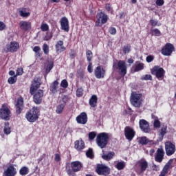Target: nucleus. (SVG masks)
Wrapping results in <instances>:
<instances>
[{
    "mask_svg": "<svg viewBox=\"0 0 176 176\" xmlns=\"http://www.w3.org/2000/svg\"><path fill=\"white\" fill-rule=\"evenodd\" d=\"M74 148L78 152H80L81 151H83V149H85V142L82 140H76L74 142Z\"/></svg>",
    "mask_w": 176,
    "mask_h": 176,
    "instance_id": "27",
    "label": "nucleus"
},
{
    "mask_svg": "<svg viewBox=\"0 0 176 176\" xmlns=\"http://www.w3.org/2000/svg\"><path fill=\"white\" fill-rule=\"evenodd\" d=\"M173 162H174L173 159H170L168 161V162L163 167L159 176H166L167 174H168V171L173 168Z\"/></svg>",
    "mask_w": 176,
    "mask_h": 176,
    "instance_id": "17",
    "label": "nucleus"
},
{
    "mask_svg": "<svg viewBox=\"0 0 176 176\" xmlns=\"http://www.w3.org/2000/svg\"><path fill=\"white\" fill-rule=\"evenodd\" d=\"M3 133L6 134V135H9L10 133H12V129L10 128V124L7 122L4 123V129Z\"/></svg>",
    "mask_w": 176,
    "mask_h": 176,
    "instance_id": "32",
    "label": "nucleus"
},
{
    "mask_svg": "<svg viewBox=\"0 0 176 176\" xmlns=\"http://www.w3.org/2000/svg\"><path fill=\"white\" fill-rule=\"evenodd\" d=\"M108 15L105 13L100 12L96 14V21H95V27H102L104 24L108 22Z\"/></svg>",
    "mask_w": 176,
    "mask_h": 176,
    "instance_id": "6",
    "label": "nucleus"
},
{
    "mask_svg": "<svg viewBox=\"0 0 176 176\" xmlns=\"http://www.w3.org/2000/svg\"><path fill=\"white\" fill-rule=\"evenodd\" d=\"M64 108H65V105L63 104H58L56 107V113H63V111H64Z\"/></svg>",
    "mask_w": 176,
    "mask_h": 176,
    "instance_id": "44",
    "label": "nucleus"
},
{
    "mask_svg": "<svg viewBox=\"0 0 176 176\" xmlns=\"http://www.w3.org/2000/svg\"><path fill=\"white\" fill-rule=\"evenodd\" d=\"M144 69V63H138L135 65L134 71L138 72V71H142Z\"/></svg>",
    "mask_w": 176,
    "mask_h": 176,
    "instance_id": "45",
    "label": "nucleus"
},
{
    "mask_svg": "<svg viewBox=\"0 0 176 176\" xmlns=\"http://www.w3.org/2000/svg\"><path fill=\"white\" fill-rule=\"evenodd\" d=\"M105 9L107 12H112V7H111V4L106 3Z\"/></svg>",
    "mask_w": 176,
    "mask_h": 176,
    "instance_id": "63",
    "label": "nucleus"
},
{
    "mask_svg": "<svg viewBox=\"0 0 176 176\" xmlns=\"http://www.w3.org/2000/svg\"><path fill=\"white\" fill-rule=\"evenodd\" d=\"M76 120L78 124H86L87 123V114L85 112L80 113L76 118Z\"/></svg>",
    "mask_w": 176,
    "mask_h": 176,
    "instance_id": "22",
    "label": "nucleus"
},
{
    "mask_svg": "<svg viewBox=\"0 0 176 176\" xmlns=\"http://www.w3.org/2000/svg\"><path fill=\"white\" fill-rule=\"evenodd\" d=\"M151 74L152 75H155L158 80H162V79L164 78L166 71L163 67H160L159 65H155L151 69Z\"/></svg>",
    "mask_w": 176,
    "mask_h": 176,
    "instance_id": "7",
    "label": "nucleus"
},
{
    "mask_svg": "<svg viewBox=\"0 0 176 176\" xmlns=\"http://www.w3.org/2000/svg\"><path fill=\"white\" fill-rule=\"evenodd\" d=\"M5 28H6V24L2 21H0V31H3Z\"/></svg>",
    "mask_w": 176,
    "mask_h": 176,
    "instance_id": "61",
    "label": "nucleus"
},
{
    "mask_svg": "<svg viewBox=\"0 0 176 176\" xmlns=\"http://www.w3.org/2000/svg\"><path fill=\"white\" fill-rule=\"evenodd\" d=\"M130 52H131V45L127 44L126 45L123 46L122 52L124 53V54H127Z\"/></svg>",
    "mask_w": 176,
    "mask_h": 176,
    "instance_id": "36",
    "label": "nucleus"
},
{
    "mask_svg": "<svg viewBox=\"0 0 176 176\" xmlns=\"http://www.w3.org/2000/svg\"><path fill=\"white\" fill-rule=\"evenodd\" d=\"M175 144L170 141H167L165 142V152L166 156H172V155H174V153H175Z\"/></svg>",
    "mask_w": 176,
    "mask_h": 176,
    "instance_id": "13",
    "label": "nucleus"
},
{
    "mask_svg": "<svg viewBox=\"0 0 176 176\" xmlns=\"http://www.w3.org/2000/svg\"><path fill=\"white\" fill-rule=\"evenodd\" d=\"M58 85H59L58 80H56L50 86V90L52 94H56V93H57V89H58Z\"/></svg>",
    "mask_w": 176,
    "mask_h": 176,
    "instance_id": "28",
    "label": "nucleus"
},
{
    "mask_svg": "<svg viewBox=\"0 0 176 176\" xmlns=\"http://www.w3.org/2000/svg\"><path fill=\"white\" fill-rule=\"evenodd\" d=\"M83 168V164L80 161H74L71 163H66L65 170L69 176H76L74 173H78Z\"/></svg>",
    "mask_w": 176,
    "mask_h": 176,
    "instance_id": "1",
    "label": "nucleus"
},
{
    "mask_svg": "<svg viewBox=\"0 0 176 176\" xmlns=\"http://www.w3.org/2000/svg\"><path fill=\"white\" fill-rule=\"evenodd\" d=\"M113 68L119 72L121 76H125L127 74V66L124 60H119L118 63L114 62L113 63Z\"/></svg>",
    "mask_w": 176,
    "mask_h": 176,
    "instance_id": "4",
    "label": "nucleus"
},
{
    "mask_svg": "<svg viewBox=\"0 0 176 176\" xmlns=\"http://www.w3.org/2000/svg\"><path fill=\"white\" fill-rule=\"evenodd\" d=\"M98 101V98L96 95H92L89 99V105L91 108H96L97 107V102Z\"/></svg>",
    "mask_w": 176,
    "mask_h": 176,
    "instance_id": "30",
    "label": "nucleus"
},
{
    "mask_svg": "<svg viewBox=\"0 0 176 176\" xmlns=\"http://www.w3.org/2000/svg\"><path fill=\"white\" fill-rule=\"evenodd\" d=\"M40 28L43 32H46V31H49V25L47 23H42Z\"/></svg>",
    "mask_w": 176,
    "mask_h": 176,
    "instance_id": "47",
    "label": "nucleus"
},
{
    "mask_svg": "<svg viewBox=\"0 0 176 176\" xmlns=\"http://www.w3.org/2000/svg\"><path fill=\"white\" fill-rule=\"evenodd\" d=\"M155 3L157 6H163L164 5V0H156Z\"/></svg>",
    "mask_w": 176,
    "mask_h": 176,
    "instance_id": "60",
    "label": "nucleus"
},
{
    "mask_svg": "<svg viewBox=\"0 0 176 176\" xmlns=\"http://www.w3.org/2000/svg\"><path fill=\"white\" fill-rule=\"evenodd\" d=\"M76 94L77 97H82V96H83V88H78L76 91Z\"/></svg>",
    "mask_w": 176,
    "mask_h": 176,
    "instance_id": "50",
    "label": "nucleus"
},
{
    "mask_svg": "<svg viewBox=\"0 0 176 176\" xmlns=\"http://www.w3.org/2000/svg\"><path fill=\"white\" fill-rule=\"evenodd\" d=\"M43 51L44 54H46V55L49 54L50 50H49V45L47 44H46V43L43 44Z\"/></svg>",
    "mask_w": 176,
    "mask_h": 176,
    "instance_id": "49",
    "label": "nucleus"
},
{
    "mask_svg": "<svg viewBox=\"0 0 176 176\" xmlns=\"http://www.w3.org/2000/svg\"><path fill=\"white\" fill-rule=\"evenodd\" d=\"M175 50L174 45L170 43H166V45L162 48L161 53L163 56H171L173 52Z\"/></svg>",
    "mask_w": 176,
    "mask_h": 176,
    "instance_id": "12",
    "label": "nucleus"
},
{
    "mask_svg": "<svg viewBox=\"0 0 176 176\" xmlns=\"http://www.w3.org/2000/svg\"><path fill=\"white\" fill-rule=\"evenodd\" d=\"M149 23H151V25L153 27H160L161 24L159 23V21L157 19H150Z\"/></svg>",
    "mask_w": 176,
    "mask_h": 176,
    "instance_id": "41",
    "label": "nucleus"
},
{
    "mask_svg": "<svg viewBox=\"0 0 176 176\" xmlns=\"http://www.w3.org/2000/svg\"><path fill=\"white\" fill-rule=\"evenodd\" d=\"M113 156H115V152H109L108 153H103L102 159H103V160H106V162H109L113 159Z\"/></svg>",
    "mask_w": 176,
    "mask_h": 176,
    "instance_id": "29",
    "label": "nucleus"
},
{
    "mask_svg": "<svg viewBox=\"0 0 176 176\" xmlns=\"http://www.w3.org/2000/svg\"><path fill=\"white\" fill-rule=\"evenodd\" d=\"M53 67H54V62L53 60H47V65L45 66V79H46V76L50 73L52 69H53Z\"/></svg>",
    "mask_w": 176,
    "mask_h": 176,
    "instance_id": "26",
    "label": "nucleus"
},
{
    "mask_svg": "<svg viewBox=\"0 0 176 176\" xmlns=\"http://www.w3.org/2000/svg\"><path fill=\"white\" fill-rule=\"evenodd\" d=\"M167 134V126H164V128H162L160 130V135L162 137H164Z\"/></svg>",
    "mask_w": 176,
    "mask_h": 176,
    "instance_id": "53",
    "label": "nucleus"
},
{
    "mask_svg": "<svg viewBox=\"0 0 176 176\" xmlns=\"http://www.w3.org/2000/svg\"><path fill=\"white\" fill-rule=\"evenodd\" d=\"M106 74L107 71L101 66H98L94 69V75L96 79H104Z\"/></svg>",
    "mask_w": 176,
    "mask_h": 176,
    "instance_id": "15",
    "label": "nucleus"
},
{
    "mask_svg": "<svg viewBox=\"0 0 176 176\" xmlns=\"http://www.w3.org/2000/svg\"><path fill=\"white\" fill-rule=\"evenodd\" d=\"M86 57L88 63H91V60H93V52L91 50H87Z\"/></svg>",
    "mask_w": 176,
    "mask_h": 176,
    "instance_id": "37",
    "label": "nucleus"
},
{
    "mask_svg": "<svg viewBox=\"0 0 176 176\" xmlns=\"http://www.w3.org/2000/svg\"><path fill=\"white\" fill-rule=\"evenodd\" d=\"M17 82V76H11L8 79L9 85H14Z\"/></svg>",
    "mask_w": 176,
    "mask_h": 176,
    "instance_id": "42",
    "label": "nucleus"
},
{
    "mask_svg": "<svg viewBox=\"0 0 176 176\" xmlns=\"http://www.w3.org/2000/svg\"><path fill=\"white\" fill-rule=\"evenodd\" d=\"M97 135V133L96 132L92 131L89 133V138L90 140H93L96 138V136Z\"/></svg>",
    "mask_w": 176,
    "mask_h": 176,
    "instance_id": "55",
    "label": "nucleus"
},
{
    "mask_svg": "<svg viewBox=\"0 0 176 176\" xmlns=\"http://www.w3.org/2000/svg\"><path fill=\"white\" fill-rule=\"evenodd\" d=\"M86 155L89 159H94V153L93 152V148H89L86 152Z\"/></svg>",
    "mask_w": 176,
    "mask_h": 176,
    "instance_id": "39",
    "label": "nucleus"
},
{
    "mask_svg": "<svg viewBox=\"0 0 176 176\" xmlns=\"http://www.w3.org/2000/svg\"><path fill=\"white\" fill-rule=\"evenodd\" d=\"M141 80H152V76L151 74H146L141 77Z\"/></svg>",
    "mask_w": 176,
    "mask_h": 176,
    "instance_id": "51",
    "label": "nucleus"
},
{
    "mask_svg": "<svg viewBox=\"0 0 176 176\" xmlns=\"http://www.w3.org/2000/svg\"><path fill=\"white\" fill-rule=\"evenodd\" d=\"M124 135L128 141H133L134 137H135V131L130 126H126L124 130Z\"/></svg>",
    "mask_w": 176,
    "mask_h": 176,
    "instance_id": "14",
    "label": "nucleus"
},
{
    "mask_svg": "<svg viewBox=\"0 0 176 176\" xmlns=\"http://www.w3.org/2000/svg\"><path fill=\"white\" fill-rule=\"evenodd\" d=\"M19 27L23 31H30L31 30V22L21 21L19 22Z\"/></svg>",
    "mask_w": 176,
    "mask_h": 176,
    "instance_id": "25",
    "label": "nucleus"
},
{
    "mask_svg": "<svg viewBox=\"0 0 176 176\" xmlns=\"http://www.w3.org/2000/svg\"><path fill=\"white\" fill-rule=\"evenodd\" d=\"M15 108L16 115H20L23 112V109H24V98L20 96L17 98Z\"/></svg>",
    "mask_w": 176,
    "mask_h": 176,
    "instance_id": "16",
    "label": "nucleus"
},
{
    "mask_svg": "<svg viewBox=\"0 0 176 176\" xmlns=\"http://www.w3.org/2000/svg\"><path fill=\"white\" fill-rule=\"evenodd\" d=\"M138 142L140 145H148V143L151 142V141H149V140H148L146 137L142 136V137L138 138Z\"/></svg>",
    "mask_w": 176,
    "mask_h": 176,
    "instance_id": "31",
    "label": "nucleus"
},
{
    "mask_svg": "<svg viewBox=\"0 0 176 176\" xmlns=\"http://www.w3.org/2000/svg\"><path fill=\"white\" fill-rule=\"evenodd\" d=\"M109 32L111 34V35H116V28L113 27L109 28Z\"/></svg>",
    "mask_w": 176,
    "mask_h": 176,
    "instance_id": "56",
    "label": "nucleus"
},
{
    "mask_svg": "<svg viewBox=\"0 0 176 176\" xmlns=\"http://www.w3.org/2000/svg\"><path fill=\"white\" fill-rule=\"evenodd\" d=\"M60 87H63V89H67V87H68V81L65 79L63 80L60 82Z\"/></svg>",
    "mask_w": 176,
    "mask_h": 176,
    "instance_id": "52",
    "label": "nucleus"
},
{
    "mask_svg": "<svg viewBox=\"0 0 176 176\" xmlns=\"http://www.w3.org/2000/svg\"><path fill=\"white\" fill-rule=\"evenodd\" d=\"M16 174H17V170H16V168H14V166L10 165L6 171H4V175L6 176H15Z\"/></svg>",
    "mask_w": 176,
    "mask_h": 176,
    "instance_id": "24",
    "label": "nucleus"
},
{
    "mask_svg": "<svg viewBox=\"0 0 176 176\" xmlns=\"http://www.w3.org/2000/svg\"><path fill=\"white\" fill-rule=\"evenodd\" d=\"M30 173V170H28V168L27 166L22 167L19 170V174L21 175H27Z\"/></svg>",
    "mask_w": 176,
    "mask_h": 176,
    "instance_id": "38",
    "label": "nucleus"
},
{
    "mask_svg": "<svg viewBox=\"0 0 176 176\" xmlns=\"http://www.w3.org/2000/svg\"><path fill=\"white\" fill-rule=\"evenodd\" d=\"M53 38V34L52 33L47 32L45 36L44 37V41H50Z\"/></svg>",
    "mask_w": 176,
    "mask_h": 176,
    "instance_id": "54",
    "label": "nucleus"
},
{
    "mask_svg": "<svg viewBox=\"0 0 176 176\" xmlns=\"http://www.w3.org/2000/svg\"><path fill=\"white\" fill-rule=\"evenodd\" d=\"M54 160L55 162H60V160H61V157L60 156V154L58 153L55 154Z\"/></svg>",
    "mask_w": 176,
    "mask_h": 176,
    "instance_id": "64",
    "label": "nucleus"
},
{
    "mask_svg": "<svg viewBox=\"0 0 176 176\" xmlns=\"http://www.w3.org/2000/svg\"><path fill=\"white\" fill-rule=\"evenodd\" d=\"M38 87H36L34 85H31V87L30 88V94H31V96H34V94H35V93H36V90H38Z\"/></svg>",
    "mask_w": 176,
    "mask_h": 176,
    "instance_id": "40",
    "label": "nucleus"
},
{
    "mask_svg": "<svg viewBox=\"0 0 176 176\" xmlns=\"http://www.w3.org/2000/svg\"><path fill=\"white\" fill-rule=\"evenodd\" d=\"M151 32L153 33L155 36H162V32H160V30H159V29H157V28L151 30Z\"/></svg>",
    "mask_w": 176,
    "mask_h": 176,
    "instance_id": "48",
    "label": "nucleus"
},
{
    "mask_svg": "<svg viewBox=\"0 0 176 176\" xmlns=\"http://www.w3.org/2000/svg\"><path fill=\"white\" fill-rule=\"evenodd\" d=\"M55 49H56V52L58 54H60V53H63V52H65L67 48L64 46V41L59 40L58 41L56 42L55 45Z\"/></svg>",
    "mask_w": 176,
    "mask_h": 176,
    "instance_id": "23",
    "label": "nucleus"
},
{
    "mask_svg": "<svg viewBox=\"0 0 176 176\" xmlns=\"http://www.w3.org/2000/svg\"><path fill=\"white\" fill-rule=\"evenodd\" d=\"M155 59V57L152 55H149L146 57V61H147V63H152V61Z\"/></svg>",
    "mask_w": 176,
    "mask_h": 176,
    "instance_id": "59",
    "label": "nucleus"
},
{
    "mask_svg": "<svg viewBox=\"0 0 176 176\" xmlns=\"http://www.w3.org/2000/svg\"><path fill=\"white\" fill-rule=\"evenodd\" d=\"M142 98V95L140 94H135L132 93L131 95V104L135 108H140L141 107V104L142 102H141V98Z\"/></svg>",
    "mask_w": 176,
    "mask_h": 176,
    "instance_id": "10",
    "label": "nucleus"
},
{
    "mask_svg": "<svg viewBox=\"0 0 176 176\" xmlns=\"http://www.w3.org/2000/svg\"><path fill=\"white\" fill-rule=\"evenodd\" d=\"M115 167L117 168V170H123V168L126 167V163L124 161L119 162L117 163V164L115 165Z\"/></svg>",
    "mask_w": 176,
    "mask_h": 176,
    "instance_id": "34",
    "label": "nucleus"
},
{
    "mask_svg": "<svg viewBox=\"0 0 176 176\" xmlns=\"http://www.w3.org/2000/svg\"><path fill=\"white\" fill-rule=\"evenodd\" d=\"M96 171L98 175L107 176L111 174V168L102 164H97Z\"/></svg>",
    "mask_w": 176,
    "mask_h": 176,
    "instance_id": "11",
    "label": "nucleus"
},
{
    "mask_svg": "<svg viewBox=\"0 0 176 176\" xmlns=\"http://www.w3.org/2000/svg\"><path fill=\"white\" fill-rule=\"evenodd\" d=\"M139 127L143 133H149L151 128L149 127V122L146 120L141 119L139 121Z\"/></svg>",
    "mask_w": 176,
    "mask_h": 176,
    "instance_id": "19",
    "label": "nucleus"
},
{
    "mask_svg": "<svg viewBox=\"0 0 176 176\" xmlns=\"http://www.w3.org/2000/svg\"><path fill=\"white\" fill-rule=\"evenodd\" d=\"M87 71L88 72H89V74H91V72H93V63L91 62H89Z\"/></svg>",
    "mask_w": 176,
    "mask_h": 176,
    "instance_id": "58",
    "label": "nucleus"
},
{
    "mask_svg": "<svg viewBox=\"0 0 176 176\" xmlns=\"http://www.w3.org/2000/svg\"><path fill=\"white\" fill-rule=\"evenodd\" d=\"M60 30H63L65 32H69V21L68 19L63 16L60 19Z\"/></svg>",
    "mask_w": 176,
    "mask_h": 176,
    "instance_id": "20",
    "label": "nucleus"
},
{
    "mask_svg": "<svg viewBox=\"0 0 176 176\" xmlns=\"http://www.w3.org/2000/svg\"><path fill=\"white\" fill-rule=\"evenodd\" d=\"M23 74H24V71L23 70V68H18L16 69V76H20Z\"/></svg>",
    "mask_w": 176,
    "mask_h": 176,
    "instance_id": "57",
    "label": "nucleus"
},
{
    "mask_svg": "<svg viewBox=\"0 0 176 176\" xmlns=\"http://www.w3.org/2000/svg\"><path fill=\"white\" fill-rule=\"evenodd\" d=\"M161 126V122L157 117H155V120L153 122V127L155 129H159Z\"/></svg>",
    "mask_w": 176,
    "mask_h": 176,
    "instance_id": "46",
    "label": "nucleus"
},
{
    "mask_svg": "<svg viewBox=\"0 0 176 176\" xmlns=\"http://www.w3.org/2000/svg\"><path fill=\"white\" fill-rule=\"evenodd\" d=\"M11 116L12 111H10V109H9L6 104H3L0 109V119L8 122L10 120Z\"/></svg>",
    "mask_w": 176,
    "mask_h": 176,
    "instance_id": "5",
    "label": "nucleus"
},
{
    "mask_svg": "<svg viewBox=\"0 0 176 176\" xmlns=\"http://www.w3.org/2000/svg\"><path fill=\"white\" fill-rule=\"evenodd\" d=\"M39 109L36 107H34L32 109L28 111L25 114V118L30 123H34L39 119Z\"/></svg>",
    "mask_w": 176,
    "mask_h": 176,
    "instance_id": "3",
    "label": "nucleus"
},
{
    "mask_svg": "<svg viewBox=\"0 0 176 176\" xmlns=\"http://www.w3.org/2000/svg\"><path fill=\"white\" fill-rule=\"evenodd\" d=\"M20 48V44L16 41H12L3 49V53H14Z\"/></svg>",
    "mask_w": 176,
    "mask_h": 176,
    "instance_id": "8",
    "label": "nucleus"
},
{
    "mask_svg": "<svg viewBox=\"0 0 176 176\" xmlns=\"http://www.w3.org/2000/svg\"><path fill=\"white\" fill-rule=\"evenodd\" d=\"M32 85H34L36 87H38L39 89V87H41V85H42V83H41V79L39 78H34Z\"/></svg>",
    "mask_w": 176,
    "mask_h": 176,
    "instance_id": "43",
    "label": "nucleus"
},
{
    "mask_svg": "<svg viewBox=\"0 0 176 176\" xmlns=\"http://www.w3.org/2000/svg\"><path fill=\"white\" fill-rule=\"evenodd\" d=\"M164 159V150L163 148H157L155 155V160L157 163H162Z\"/></svg>",
    "mask_w": 176,
    "mask_h": 176,
    "instance_id": "21",
    "label": "nucleus"
},
{
    "mask_svg": "<svg viewBox=\"0 0 176 176\" xmlns=\"http://www.w3.org/2000/svg\"><path fill=\"white\" fill-rule=\"evenodd\" d=\"M148 166V162L145 160H140L138 162V166L135 168V171L138 175H140L142 174V173H145V171H146Z\"/></svg>",
    "mask_w": 176,
    "mask_h": 176,
    "instance_id": "9",
    "label": "nucleus"
},
{
    "mask_svg": "<svg viewBox=\"0 0 176 176\" xmlns=\"http://www.w3.org/2000/svg\"><path fill=\"white\" fill-rule=\"evenodd\" d=\"M42 100H43V90L38 89L34 94H33V101L35 104H42Z\"/></svg>",
    "mask_w": 176,
    "mask_h": 176,
    "instance_id": "18",
    "label": "nucleus"
},
{
    "mask_svg": "<svg viewBox=\"0 0 176 176\" xmlns=\"http://www.w3.org/2000/svg\"><path fill=\"white\" fill-rule=\"evenodd\" d=\"M76 56V53H75V50H72L71 53L69 54L70 58L74 59L75 58Z\"/></svg>",
    "mask_w": 176,
    "mask_h": 176,
    "instance_id": "62",
    "label": "nucleus"
},
{
    "mask_svg": "<svg viewBox=\"0 0 176 176\" xmlns=\"http://www.w3.org/2000/svg\"><path fill=\"white\" fill-rule=\"evenodd\" d=\"M108 142H109V135L107 133L102 132L98 134L96 137V144L99 148L101 149L107 148Z\"/></svg>",
    "mask_w": 176,
    "mask_h": 176,
    "instance_id": "2",
    "label": "nucleus"
},
{
    "mask_svg": "<svg viewBox=\"0 0 176 176\" xmlns=\"http://www.w3.org/2000/svg\"><path fill=\"white\" fill-rule=\"evenodd\" d=\"M19 14L21 17H28L30 13L27 12V8H23L21 11H19Z\"/></svg>",
    "mask_w": 176,
    "mask_h": 176,
    "instance_id": "35",
    "label": "nucleus"
},
{
    "mask_svg": "<svg viewBox=\"0 0 176 176\" xmlns=\"http://www.w3.org/2000/svg\"><path fill=\"white\" fill-rule=\"evenodd\" d=\"M33 52H34L36 57L41 58V57L42 56V55L41 54V47L34 46L33 48Z\"/></svg>",
    "mask_w": 176,
    "mask_h": 176,
    "instance_id": "33",
    "label": "nucleus"
}]
</instances>
